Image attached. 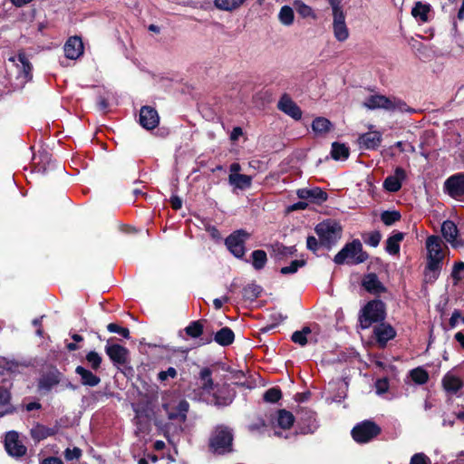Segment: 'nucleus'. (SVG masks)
<instances>
[{"label":"nucleus","instance_id":"obj_30","mask_svg":"<svg viewBox=\"0 0 464 464\" xmlns=\"http://www.w3.org/2000/svg\"><path fill=\"white\" fill-rule=\"evenodd\" d=\"M60 382V372H51L43 376L39 382L40 389L49 391Z\"/></svg>","mask_w":464,"mask_h":464},{"label":"nucleus","instance_id":"obj_3","mask_svg":"<svg viewBox=\"0 0 464 464\" xmlns=\"http://www.w3.org/2000/svg\"><path fill=\"white\" fill-rule=\"evenodd\" d=\"M362 105L363 107L372 111L378 109H382L391 112H404L410 111L408 105L401 99L395 97H387L385 95L381 94H374L369 96L363 102Z\"/></svg>","mask_w":464,"mask_h":464},{"label":"nucleus","instance_id":"obj_1","mask_svg":"<svg viewBox=\"0 0 464 464\" xmlns=\"http://www.w3.org/2000/svg\"><path fill=\"white\" fill-rule=\"evenodd\" d=\"M443 241L438 236H430L426 239L427 248V265L425 276L429 278L436 279L441 269L442 260L444 258Z\"/></svg>","mask_w":464,"mask_h":464},{"label":"nucleus","instance_id":"obj_9","mask_svg":"<svg viewBox=\"0 0 464 464\" xmlns=\"http://www.w3.org/2000/svg\"><path fill=\"white\" fill-rule=\"evenodd\" d=\"M445 191L454 198L464 196V173H457L449 177L444 182Z\"/></svg>","mask_w":464,"mask_h":464},{"label":"nucleus","instance_id":"obj_17","mask_svg":"<svg viewBox=\"0 0 464 464\" xmlns=\"http://www.w3.org/2000/svg\"><path fill=\"white\" fill-rule=\"evenodd\" d=\"M64 54L68 59L76 60L83 53V44L82 39L78 36L70 37L64 46Z\"/></svg>","mask_w":464,"mask_h":464},{"label":"nucleus","instance_id":"obj_34","mask_svg":"<svg viewBox=\"0 0 464 464\" xmlns=\"http://www.w3.org/2000/svg\"><path fill=\"white\" fill-rule=\"evenodd\" d=\"M294 7L295 8L298 14L300 16H302L303 18H312V19L317 18L316 14L312 9V7L305 5L301 0H295L294 2Z\"/></svg>","mask_w":464,"mask_h":464},{"label":"nucleus","instance_id":"obj_41","mask_svg":"<svg viewBox=\"0 0 464 464\" xmlns=\"http://www.w3.org/2000/svg\"><path fill=\"white\" fill-rule=\"evenodd\" d=\"M311 334L309 327H304L301 331H295L292 334V341L301 346H304L307 343V334Z\"/></svg>","mask_w":464,"mask_h":464},{"label":"nucleus","instance_id":"obj_33","mask_svg":"<svg viewBox=\"0 0 464 464\" xmlns=\"http://www.w3.org/2000/svg\"><path fill=\"white\" fill-rule=\"evenodd\" d=\"M430 11V5L417 2L411 10V14L413 17L420 19L421 22H427Z\"/></svg>","mask_w":464,"mask_h":464},{"label":"nucleus","instance_id":"obj_43","mask_svg":"<svg viewBox=\"0 0 464 464\" xmlns=\"http://www.w3.org/2000/svg\"><path fill=\"white\" fill-rule=\"evenodd\" d=\"M304 265L305 261L303 259L294 260L290 263L289 266L282 267L280 272L283 275L295 274L300 267H303Z\"/></svg>","mask_w":464,"mask_h":464},{"label":"nucleus","instance_id":"obj_19","mask_svg":"<svg viewBox=\"0 0 464 464\" xmlns=\"http://www.w3.org/2000/svg\"><path fill=\"white\" fill-rule=\"evenodd\" d=\"M333 33L338 42H344L349 38V29L345 23V14L333 16Z\"/></svg>","mask_w":464,"mask_h":464},{"label":"nucleus","instance_id":"obj_54","mask_svg":"<svg viewBox=\"0 0 464 464\" xmlns=\"http://www.w3.org/2000/svg\"><path fill=\"white\" fill-rule=\"evenodd\" d=\"M329 5H331L333 16H337L338 14H344L342 6L341 0H327Z\"/></svg>","mask_w":464,"mask_h":464},{"label":"nucleus","instance_id":"obj_18","mask_svg":"<svg viewBox=\"0 0 464 464\" xmlns=\"http://www.w3.org/2000/svg\"><path fill=\"white\" fill-rule=\"evenodd\" d=\"M373 334L378 344L384 347L386 343L396 335L395 330L387 324H381L374 327Z\"/></svg>","mask_w":464,"mask_h":464},{"label":"nucleus","instance_id":"obj_59","mask_svg":"<svg viewBox=\"0 0 464 464\" xmlns=\"http://www.w3.org/2000/svg\"><path fill=\"white\" fill-rule=\"evenodd\" d=\"M461 319V314L459 310H454L450 318V325L451 328L456 327L459 320Z\"/></svg>","mask_w":464,"mask_h":464},{"label":"nucleus","instance_id":"obj_58","mask_svg":"<svg viewBox=\"0 0 464 464\" xmlns=\"http://www.w3.org/2000/svg\"><path fill=\"white\" fill-rule=\"evenodd\" d=\"M376 392L378 394H382L387 392L388 390V382L385 379L378 380L376 382Z\"/></svg>","mask_w":464,"mask_h":464},{"label":"nucleus","instance_id":"obj_37","mask_svg":"<svg viewBox=\"0 0 464 464\" xmlns=\"http://www.w3.org/2000/svg\"><path fill=\"white\" fill-rule=\"evenodd\" d=\"M278 19L285 26L293 24L295 19L293 8L289 5L282 6L278 14Z\"/></svg>","mask_w":464,"mask_h":464},{"label":"nucleus","instance_id":"obj_16","mask_svg":"<svg viewBox=\"0 0 464 464\" xmlns=\"http://www.w3.org/2000/svg\"><path fill=\"white\" fill-rule=\"evenodd\" d=\"M406 179L405 170L397 167L394 175L388 176L383 181V188L389 192H397L401 188L402 181Z\"/></svg>","mask_w":464,"mask_h":464},{"label":"nucleus","instance_id":"obj_31","mask_svg":"<svg viewBox=\"0 0 464 464\" xmlns=\"http://www.w3.org/2000/svg\"><path fill=\"white\" fill-rule=\"evenodd\" d=\"M403 239V234L397 232L391 236L386 241V251L390 255H396L400 251V243Z\"/></svg>","mask_w":464,"mask_h":464},{"label":"nucleus","instance_id":"obj_11","mask_svg":"<svg viewBox=\"0 0 464 464\" xmlns=\"http://www.w3.org/2000/svg\"><path fill=\"white\" fill-rule=\"evenodd\" d=\"M5 447L7 453L19 458L26 453V447L19 440L16 431H9L5 435Z\"/></svg>","mask_w":464,"mask_h":464},{"label":"nucleus","instance_id":"obj_26","mask_svg":"<svg viewBox=\"0 0 464 464\" xmlns=\"http://www.w3.org/2000/svg\"><path fill=\"white\" fill-rule=\"evenodd\" d=\"M57 432L56 428H48L42 424H36L34 426L31 430L30 434L34 440L39 442L48 437L55 435Z\"/></svg>","mask_w":464,"mask_h":464},{"label":"nucleus","instance_id":"obj_24","mask_svg":"<svg viewBox=\"0 0 464 464\" xmlns=\"http://www.w3.org/2000/svg\"><path fill=\"white\" fill-rule=\"evenodd\" d=\"M75 372L81 377V383L84 386L94 387L101 382L99 376L82 366H77Z\"/></svg>","mask_w":464,"mask_h":464},{"label":"nucleus","instance_id":"obj_5","mask_svg":"<svg viewBox=\"0 0 464 464\" xmlns=\"http://www.w3.org/2000/svg\"><path fill=\"white\" fill-rule=\"evenodd\" d=\"M385 318V304L381 300H372L362 308L359 316L362 328H368L372 323L382 321Z\"/></svg>","mask_w":464,"mask_h":464},{"label":"nucleus","instance_id":"obj_62","mask_svg":"<svg viewBox=\"0 0 464 464\" xmlns=\"http://www.w3.org/2000/svg\"><path fill=\"white\" fill-rule=\"evenodd\" d=\"M264 427H265V421L260 420L256 423L250 424L248 426V429L250 431L254 432V431H259Z\"/></svg>","mask_w":464,"mask_h":464},{"label":"nucleus","instance_id":"obj_4","mask_svg":"<svg viewBox=\"0 0 464 464\" xmlns=\"http://www.w3.org/2000/svg\"><path fill=\"white\" fill-rule=\"evenodd\" d=\"M233 433L232 430L226 426H218L209 440V446L213 452L217 454H225L232 451Z\"/></svg>","mask_w":464,"mask_h":464},{"label":"nucleus","instance_id":"obj_23","mask_svg":"<svg viewBox=\"0 0 464 464\" xmlns=\"http://www.w3.org/2000/svg\"><path fill=\"white\" fill-rule=\"evenodd\" d=\"M295 421L294 415L286 410H279L276 411L275 417L272 419L274 428H281L288 430L292 427Z\"/></svg>","mask_w":464,"mask_h":464},{"label":"nucleus","instance_id":"obj_53","mask_svg":"<svg viewBox=\"0 0 464 464\" xmlns=\"http://www.w3.org/2000/svg\"><path fill=\"white\" fill-rule=\"evenodd\" d=\"M159 380L163 382L166 381L169 377L175 378L177 376V371L174 367H169L166 371H161L159 372Z\"/></svg>","mask_w":464,"mask_h":464},{"label":"nucleus","instance_id":"obj_48","mask_svg":"<svg viewBox=\"0 0 464 464\" xmlns=\"http://www.w3.org/2000/svg\"><path fill=\"white\" fill-rule=\"evenodd\" d=\"M281 397V391L277 388L268 389L264 394V400L268 402H276Z\"/></svg>","mask_w":464,"mask_h":464},{"label":"nucleus","instance_id":"obj_50","mask_svg":"<svg viewBox=\"0 0 464 464\" xmlns=\"http://www.w3.org/2000/svg\"><path fill=\"white\" fill-rule=\"evenodd\" d=\"M275 251L278 256H292L296 251L295 246H285L280 244L276 245Z\"/></svg>","mask_w":464,"mask_h":464},{"label":"nucleus","instance_id":"obj_44","mask_svg":"<svg viewBox=\"0 0 464 464\" xmlns=\"http://www.w3.org/2000/svg\"><path fill=\"white\" fill-rule=\"evenodd\" d=\"M188 408H189V404L187 401H185V400L180 401L177 406L178 413H170L169 418L174 419V418L180 417L181 420H184L186 419V413L188 412Z\"/></svg>","mask_w":464,"mask_h":464},{"label":"nucleus","instance_id":"obj_35","mask_svg":"<svg viewBox=\"0 0 464 464\" xmlns=\"http://www.w3.org/2000/svg\"><path fill=\"white\" fill-rule=\"evenodd\" d=\"M331 154L335 160H346L349 157V148L343 143L334 142Z\"/></svg>","mask_w":464,"mask_h":464},{"label":"nucleus","instance_id":"obj_57","mask_svg":"<svg viewBox=\"0 0 464 464\" xmlns=\"http://www.w3.org/2000/svg\"><path fill=\"white\" fill-rule=\"evenodd\" d=\"M10 401V392L5 387H0V405H5Z\"/></svg>","mask_w":464,"mask_h":464},{"label":"nucleus","instance_id":"obj_64","mask_svg":"<svg viewBox=\"0 0 464 464\" xmlns=\"http://www.w3.org/2000/svg\"><path fill=\"white\" fill-rule=\"evenodd\" d=\"M42 464H63V461L55 457H50L43 460Z\"/></svg>","mask_w":464,"mask_h":464},{"label":"nucleus","instance_id":"obj_45","mask_svg":"<svg viewBox=\"0 0 464 464\" xmlns=\"http://www.w3.org/2000/svg\"><path fill=\"white\" fill-rule=\"evenodd\" d=\"M401 218V214L398 211H384L382 216V221L387 225L391 226Z\"/></svg>","mask_w":464,"mask_h":464},{"label":"nucleus","instance_id":"obj_8","mask_svg":"<svg viewBox=\"0 0 464 464\" xmlns=\"http://www.w3.org/2000/svg\"><path fill=\"white\" fill-rule=\"evenodd\" d=\"M381 432L380 427L371 420H364L352 430L353 440L359 443H366Z\"/></svg>","mask_w":464,"mask_h":464},{"label":"nucleus","instance_id":"obj_2","mask_svg":"<svg viewBox=\"0 0 464 464\" xmlns=\"http://www.w3.org/2000/svg\"><path fill=\"white\" fill-rule=\"evenodd\" d=\"M368 255L362 249L359 239L347 243L335 256L334 262L336 265H343L345 262L350 265H358L365 262Z\"/></svg>","mask_w":464,"mask_h":464},{"label":"nucleus","instance_id":"obj_40","mask_svg":"<svg viewBox=\"0 0 464 464\" xmlns=\"http://www.w3.org/2000/svg\"><path fill=\"white\" fill-rule=\"evenodd\" d=\"M185 332L191 338H198L203 334V324L200 321H193L185 328Z\"/></svg>","mask_w":464,"mask_h":464},{"label":"nucleus","instance_id":"obj_60","mask_svg":"<svg viewBox=\"0 0 464 464\" xmlns=\"http://www.w3.org/2000/svg\"><path fill=\"white\" fill-rule=\"evenodd\" d=\"M170 204L173 209L178 210L182 207V200L179 196H172L170 198Z\"/></svg>","mask_w":464,"mask_h":464},{"label":"nucleus","instance_id":"obj_46","mask_svg":"<svg viewBox=\"0 0 464 464\" xmlns=\"http://www.w3.org/2000/svg\"><path fill=\"white\" fill-rule=\"evenodd\" d=\"M382 239V235L379 231H372L366 236L363 237V241L365 244L376 247Z\"/></svg>","mask_w":464,"mask_h":464},{"label":"nucleus","instance_id":"obj_12","mask_svg":"<svg viewBox=\"0 0 464 464\" xmlns=\"http://www.w3.org/2000/svg\"><path fill=\"white\" fill-rule=\"evenodd\" d=\"M441 233L445 240L450 243L453 248L464 247V241L458 238L459 230L453 221H444L441 226Z\"/></svg>","mask_w":464,"mask_h":464},{"label":"nucleus","instance_id":"obj_14","mask_svg":"<svg viewBox=\"0 0 464 464\" xmlns=\"http://www.w3.org/2000/svg\"><path fill=\"white\" fill-rule=\"evenodd\" d=\"M159 121L160 117L155 109L150 106H143L140 109V123L143 128L147 130H152L158 126Z\"/></svg>","mask_w":464,"mask_h":464},{"label":"nucleus","instance_id":"obj_36","mask_svg":"<svg viewBox=\"0 0 464 464\" xmlns=\"http://www.w3.org/2000/svg\"><path fill=\"white\" fill-rule=\"evenodd\" d=\"M252 266L256 270H261L267 262V256L264 250H255L251 254Z\"/></svg>","mask_w":464,"mask_h":464},{"label":"nucleus","instance_id":"obj_39","mask_svg":"<svg viewBox=\"0 0 464 464\" xmlns=\"http://www.w3.org/2000/svg\"><path fill=\"white\" fill-rule=\"evenodd\" d=\"M202 382L201 389L203 392H209L213 388V381L211 378V371L208 368H203L199 373Z\"/></svg>","mask_w":464,"mask_h":464},{"label":"nucleus","instance_id":"obj_63","mask_svg":"<svg viewBox=\"0 0 464 464\" xmlns=\"http://www.w3.org/2000/svg\"><path fill=\"white\" fill-rule=\"evenodd\" d=\"M227 301H228L227 296H223L222 298H216L213 301L214 307L216 309H220L223 306L224 303H227Z\"/></svg>","mask_w":464,"mask_h":464},{"label":"nucleus","instance_id":"obj_7","mask_svg":"<svg viewBox=\"0 0 464 464\" xmlns=\"http://www.w3.org/2000/svg\"><path fill=\"white\" fill-rule=\"evenodd\" d=\"M250 237V234L244 229H238L230 234L225 240V245L229 252L237 258H242L245 256L246 241Z\"/></svg>","mask_w":464,"mask_h":464},{"label":"nucleus","instance_id":"obj_47","mask_svg":"<svg viewBox=\"0 0 464 464\" xmlns=\"http://www.w3.org/2000/svg\"><path fill=\"white\" fill-rule=\"evenodd\" d=\"M86 360L93 370L99 369L102 361L100 354L94 351L87 353Z\"/></svg>","mask_w":464,"mask_h":464},{"label":"nucleus","instance_id":"obj_21","mask_svg":"<svg viewBox=\"0 0 464 464\" xmlns=\"http://www.w3.org/2000/svg\"><path fill=\"white\" fill-rule=\"evenodd\" d=\"M362 285L371 294L377 295L386 291V288L374 273L365 275L362 278Z\"/></svg>","mask_w":464,"mask_h":464},{"label":"nucleus","instance_id":"obj_27","mask_svg":"<svg viewBox=\"0 0 464 464\" xmlns=\"http://www.w3.org/2000/svg\"><path fill=\"white\" fill-rule=\"evenodd\" d=\"M297 196L301 199H316L317 201H325L327 199V194L318 188L298 189Z\"/></svg>","mask_w":464,"mask_h":464},{"label":"nucleus","instance_id":"obj_56","mask_svg":"<svg viewBox=\"0 0 464 464\" xmlns=\"http://www.w3.org/2000/svg\"><path fill=\"white\" fill-rule=\"evenodd\" d=\"M320 244L321 243H319L318 240L314 236H309L306 239L307 248L313 251L314 253H315L319 249Z\"/></svg>","mask_w":464,"mask_h":464},{"label":"nucleus","instance_id":"obj_29","mask_svg":"<svg viewBox=\"0 0 464 464\" xmlns=\"http://www.w3.org/2000/svg\"><path fill=\"white\" fill-rule=\"evenodd\" d=\"M332 127V122L324 117H317L312 122L313 131L320 136L326 134Z\"/></svg>","mask_w":464,"mask_h":464},{"label":"nucleus","instance_id":"obj_51","mask_svg":"<svg viewBox=\"0 0 464 464\" xmlns=\"http://www.w3.org/2000/svg\"><path fill=\"white\" fill-rule=\"evenodd\" d=\"M410 464H430V459L422 452L415 453L411 458Z\"/></svg>","mask_w":464,"mask_h":464},{"label":"nucleus","instance_id":"obj_25","mask_svg":"<svg viewBox=\"0 0 464 464\" xmlns=\"http://www.w3.org/2000/svg\"><path fill=\"white\" fill-rule=\"evenodd\" d=\"M228 182L234 188L244 190L251 187L252 178L248 175L234 173L229 174Z\"/></svg>","mask_w":464,"mask_h":464},{"label":"nucleus","instance_id":"obj_42","mask_svg":"<svg viewBox=\"0 0 464 464\" xmlns=\"http://www.w3.org/2000/svg\"><path fill=\"white\" fill-rule=\"evenodd\" d=\"M411 377L412 381L418 384H424L429 380L428 372L420 367L411 371Z\"/></svg>","mask_w":464,"mask_h":464},{"label":"nucleus","instance_id":"obj_13","mask_svg":"<svg viewBox=\"0 0 464 464\" xmlns=\"http://www.w3.org/2000/svg\"><path fill=\"white\" fill-rule=\"evenodd\" d=\"M105 352L115 365H124L129 361V351L120 344H110L108 341Z\"/></svg>","mask_w":464,"mask_h":464},{"label":"nucleus","instance_id":"obj_28","mask_svg":"<svg viewBox=\"0 0 464 464\" xmlns=\"http://www.w3.org/2000/svg\"><path fill=\"white\" fill-rule=\"evenodd\" d=\"M235 340L234 332L229 327H223L215 334L214 341L221 346H227Z\"/></svg>","mask_w":464,"mask_h":464},{"label":"nucleus","instance_id":"obj_20","mask_svg":"<svg viewBox=\"0 0 464 464\" xmlns=\"http://www.w3.org/2000/svg\"><path fill=\"white\" fill-rule=\"evenodd\" d=\"M442 386L448 393L457 394L462 390L464 383L459 377L455 375L453 372H449L442 378Z\"/></svg>","mask_w":464,"mask_h":464},{"label":"nucleus","instance_id":"obj_52","mask_svg":"<svg viewBox=\"0 0 464 464\" xmlns=\"http://www.w3.org/2000/svg\"><path fill=\"white\" fill-rule=\"evenodd\" d=\"M233 401L232 396L227 395L225 397H220L219 395H215L213 398L214 404L218 407H226L231 404Z\"/></svg>","mask_w":464,"mask_h":464},{"label":"nucleus","instance_id":"obj_32","mask_svg":"<svg viewBox=\"0 0 464 464\" xmlns=\"http://www.w3.org/2000/svg\"><path fill=\"white\" fill-rule=\"evenodd\" d=\"M246 0H214V5L222 11L231 12L239 8Z\"/></svg>","mask_w":464,"mask_h":464},{"label":"nucleus","instance_id":"obj_38","mask_svg":"<svg viewBox=\"0 0 464 464\" xmlns=\"http://www.w3.org/2000/svg\"><path fill=\"white\" fill-rule=\"evenodd\" d=\"M262 287L256 284L247 285L243 288V297L246 301L253 302L261 294Z\"/></svg>","mask_w":464,"mask_h":464},{"label":"nucleus","instance_id":"obj_61","mask_svg":"<svg viewBox=\"0 0 464 464\" xmlns=\"http://www.w3.org/2000/svg\"><path fill=\"white\" fill-rule=\"evenodd\" d=\"M243 135V130L240 127H235L233 128L231 133H230V140L232 141H237L239 137Z\"/></svg>","mask_w":464,"mask_h":464},{"label":"nucleus","instance_id":"obj_55","mask_svg":"<svg viewBox=\"0 0 464 464\" xmlns=\"http://www.w3.org/2000/svg\"><path fill=\"white\" fill-rule=\"evenodd\" d=\"M82 456V450L79 448L66 449L64 457L68 460L78 459Z\"/></svg>","mask_w":464,"mask_h":464},{"label":"nucleus","instance_id":"obj_15","mask_svg":"<svg viewBox=\"0 0 464 464\" xmlns=\"http://www.w3.org/2000/svg\"><path fill=\"white\" fill-rule=\"evenodd\" d=\"M278 109L295 120L302 118V111L297 104L287 95L284 94L277 104Z\"/></svg>","mask_w":464,"mask_h":464},{"label":"nucleus","instance_id":"obj_22","mask_svg":"<svg viewBox=\"0 0 464 464\" xmlns=\"http://www.w3.org/2000/svg\"><path fill=\"white\" fill-rule=\"evenodd\" d=\"M382 140V136L380 131H369L359 137V143L366 150H375L380 146Z\"/></svg>","mask_w":464,"mask_h":464},{"label":"nucleus","instance_id":"obj_49","mask_svg":"<svg viewBox=\"0 0 464 464\" xmlns=\"http://www.w3.org/2000/svg\"><path fill=\"white\" fill-rule=\"evenodd\" d=\"M107 330L110 333L118 334L121 335L125 339H129L130 338V331H129V329L125 328V327H121V326L118 325L117 324H113V323L109 324L107 325Z\"/></svg>","mask_w":464,"mask_h":464},{"label":"nucleus","instance_id":"obj_6","mask_svg":"<svg viewBox=\"0 0 464 464\" xmlns=\"http://www.w3.org/2000/svg\"><path fill=\"white\" fill-rule=\"evenodd\" d=\"M321 243L328 247L334 245L342 237L341 226L332 220L319 223L314 228Z\"/></svg>","mask_w":464,"mask_h":464},{"label":"nucleus","instance_id":"obj_10","mask_svg":"<svg viewBox=\"0 0 464 464\" xmlns=\"http://www.w3.org/2000/svg\"><path fill=\"white\" fill-rule=\"evenodd\" d=\"M9 61L16 65L18 69V78L23 83L32 80L33 67L24 53H20L16 56L10 57Z\"/></svg>","mask_w":464,"mask_h":464}]
</instances>
